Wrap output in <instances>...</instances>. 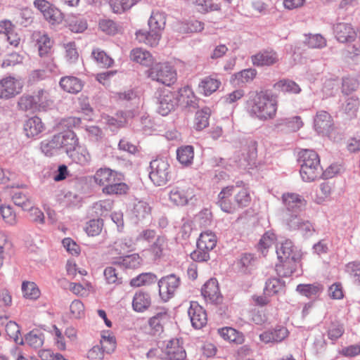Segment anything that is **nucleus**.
<instances>
[{
  "label": "nucleus",
  "instance_id": "nucleus-1",
  "mask_svg": "<svg viewBox=\"0 0 360 360\" xmlns=\"http://www.w3.org/2000/svg\"><path fill=\"white\" fill-rule=\"evenodd\" d=\"M250 202L249 188L243 182L223 188L218 195V205L227 213H233L239 208L248 207Z\"/></svg>",
  "mask_w": 360,
  "mask_h": 360
},
{
  "label": "nucleus",
  "instance_id": "nucleus-2",
  "mask_svg": "<svg viewBox=\"0 0 360 360\" xmlns=\"http://www.w3.org/2000/svg\"><path fill=\"white\" fill-rule=\"evenodd\" d=\"M249 113L260 120L273 119L277 111V102L264 92L256 93L247 102Z\"/></svg>",
  "mask_w": 360,
  "mask_h": 360
},
{
  "label": "nucleus",
  "instance_id": "nucleus-3",
  "mask_svg": "<svg viewBox=\"0 0 360 360\" xmlns=\"http://www.w3.org/2000/svg\"><path fill=\"white\" fill-rule=\"evenodd\" d=\"M147 76L153 81L170 86L177 81V71L169 61L153 64L147 71Z\"/></svg>",
  "mask_w": 360,
  "mask_h": 360
},
{
  "label": "nucleus",
  "instance_id": "nucleus-4",
  "mask_svg": "<svg viewBox=\"0 0 360 360\" xmlns=\"http://www.w3.org/2000/svg\"><path fill=\"white\" fill-rule=\"evenodd\" d=\"M162 351L163 360H187L181 338H173L167 341Z\"/></svg>",
  "mask_w": 360,
  "mask_h": 360
},
{
  "label": "nucleus",
  "instance_id": "nucleus-5",
  "mask_svg": "<svg viewBox=\"0 0 360 360\" xmlns=\"http://www.w3.org/2000/svg\"><path fill=\"white\" fill-rule=\"evenodd\" d=\"M149 177L155 185H165L169 178V165L167 161L162 159L152 161Z\"/></svg>",
  "mask_w": 360,
  "mask_h": 360
},
{
  "label": "nucleus",
  "instance_id": "nucleus-6",
  "mask_svg": "<svg viewBox=\"0 0 360 360\" xmlns=\"http://www.w3.org/2000/svg\"><path fill=\"white\" fill-rule=\"evenodd\" d=\"M22 83L14 77L4 78L0 80V98H12L22 91Z\"/></svg>",
  "mask_w": 360,
  "mask_h": 360
},
{
  "label": "nucleus",
  "instance_id": "nucleus-7",
  "mask_svg": "<svg viewBox=\"0 0 360 360\" xmlns=\"http://www.w3.org/2000/svg\"><path fill=\"white\" fill-rule=\"evenodd\" d=\"M188 314L192 326L196 329L203 328L207 322V315L205 309L197 302L191 301Z\"/></svg>",
  "mask_w": 360,
  "mask_h": 360
},
{
  "label": "nucleus",
  "instance_id": "nucleus-8",
  "mask_svg": "<svg viewBox=\"0 0 360 360\" xmlns=\"http://www.w3.org/2000/svg\"><path fill=\"white\" fill-rule=\"evenodd\" d=\"M179 285V279L174 275H169L161 278L158 282V286L162 300L165 302L169 300L174 294Z\"/></svg>",
  "mask_w": 360,
  "mask_h": 360
},
{
  "label": "nucleus",
  "instance_id": "nucleus-9",
  "mask_svg": "<svg viewBox=\"0 0 360 360\" xmlns=\"http://www.w3.org/2000/svg\"><path fill=\"white\" fill-rule=\"evenodd\" d=\"M158 99V110L163 116L167 115L178 104L175 93L169 90L161 91Z\"/></svg>",
  "mask_w": 360,
  "mask_h": 360
},
{
  "label": "nucleus",
  "instance_id": "nucleus-10",
  "mask_svg": "<svg viewBox=\"0 0 360 360\" xmlns=\"http://www.w3.org/2000/svg\"><path fill=\"white\" fill-rule=\"evenodd\" d=\"M201 294L206 302L217 304L222 302L223 297L216 278H210L203 285Z\"/></svg>",
  "mask_w": 360,
  "mask_h": 360
},
{
  "label": "nucleus",
  "instance_id": "nucleus-11",
  "mask_svg": "<svg viewBox=\"0 0 360 360\" xmlns=\"http://www.w3.org/2000/svg\"><path fill=\"white\" fill-rule=\"evenodd\" d=\"M55 136L56 146H58L59 150H64L67 155L76 148L79 143V139L76 134L71 130L60 132L55 134Z\"/></svg>",
  "mask_w": 360,
  "mask_h": 360
},
{
  "label": "nucleus",
  "instance_id": "nucleus-12",
  "mask_svg": "<svg viewBox=\"0 0 360 360\" xmlns=\"http://www.w3.org/2000/svg\"><path fill=\"white\" fill-rule=\"evenodd\" d=\"M357 30L350 23L340 22L335 25L334 33L337 40L341 43L351 42L357 36Z\"/></svg>",
  "mask_w": 360,
  "mask_h": 360
},
{
  "label": "nucleus",
  "instance_id": "nucleus-13",
  "mask_svg": "<svg viewBox=\"0 0 360 360\" xmlns=\"http://www.w3.org/2000/svg\"><path fill=\"white\" fill-rule=\"evenodd\" d=\"M118 176L117 172L108 167H101L96 171L92 179L96 185L105 188L115 181Z\"/></svg>",
  "mask_w": 360,
  "mask_h": 360
},
{
  "label": "nucleus",
  "instance_id": "nucleus-14",
  "mask_svg": "<svg viewBox=\"0 0 360 360\" xmlns=\"http://www.w3.org/2000/svg\"><path fill=\"white\" fill-rule=\"evenodd\" d=\"M279 60L277 53L274 50H264L251 56V61L255 66H270Z\"/></svg>",
  "mask_w": 360,
  "mask_h": 360
},
{
  "label": "nucleus",
  "instance_id": "nucleus-15",
  "mask_svg": "<svg viewBox=\"0 0 360 360\" xmlns=\"http://www.w3.org/2000/svg\"><path fill=\"white\" fill-rule=\"evenodd\" d=\"M333 127L330 115L324 110L318 112L314 118V128L319 134H328Z\"/></svg>",
  "mask_w": 360,
  "mask_h": 360
},
{
  "label": "nucleus",
  "instance_id": "nucleus-16",
  "mask_svg": "<svg viewBox=\"0 0 360 360\" xmlns=\"http://www.w3.org/2000/svg\"><path fill=\"white\" fill-rule=\"evenodd\" d=\"M193 195V191L189 187H176L170 191L169 200L176 205L184 206Z\"/></svg>",
  "mask_w": 360,
  "mask_h": 360
},
{
  "label": "nucleus",
  "instance_id": "nucleus-17",
  "mask_svg": "<svg viewBox=\"0 0 360 360\" xmlns=\"http://www.w3.org/2000/svg\"><path fill=\"white\" fill-rule=\"evenodd\" d=\"M289 335L288 330L284 326H277L272 330L264 331L259 335V339L265 344L281 342Z\"/></svg>",
  "mask_w": 360,
  "mask_h": 360
},
{
  "label": "nucleus",
  "instance_id": "nucleus-18",
  "mask_svg": "<svg viewBox=\"0 0 360 360\" xmlns=\"http://www.w3.org/2000/svg\"><path fill=\"white\" fill-rule=\"evenodd\" d=\"M278 260L276 265L277 274L282 277H288L296 271L300 257Z\"/></svg>",
  "mask_w": 360,
  "mask_h": 360
},
{
  "label": "nucleus",
  "instance_id": "nucleus-19",
  "mask_svg": "<svg viewBox=\"0 0 360 360\" xmlns=\"http://www.w3.org/2000/svg\"><path fill=\"white\" fill-rule=\"evenodd\" d=\"M45 129V125L41 118L34 116L29 118L24 124V131L29 138H34L39 136Z\"/></svg>",
  "mask_w": 360,
  "mask_h": 360
},
{
  "label": "nucleus",
  "instance_id": "nucleus-20",
  "mask_svg": "<svg viewBox=\"0 0 360 360\" xmlns=\"http://www.w3.org/2000/svg\"><path fill=\"white\" fill-rule=\"evenodd\" d=\"M59 84L63 91L73 94L80 92L84 86L82 81L74 76L63 77Z\"/></svg>",
  "mask_w": 360,
  "mask_h": 360
},
{
  "label": "nucleus",
  "instance_id": "nucleus-21",
  "mask_svg": "<svg viewBox=\"0 0 360 360\" xmlns=\"http://www.w3.org/2000/svg\"><path fill=\"white\" fill-rule=\"evenodd\" d=\"M68 155L73 162L81 166L87 165L91 161V155L87 148L79 144Z\"/></svg>",
  "mask_w": 360,
  "mask_h": 360
},
{
  "label": "nucleus",
  "instance_id": "nucleus-22",
  "mask_svg": "<svg viewBox=\"0 0 360 360\" xmlns=\"http://www.w3.org/2000/svg\"><path fill=\"white\" fill-rule=\"evenodd\" d=\"M284 205L290 212H297L305 206L306 201L300 195L295 193H285L282 196Z\"/></svg>",
  "mask_w": 360,
  "mask_h": 360
},
{
  "label": "nucleus",
  "instance_id": "nucleus-23",
  "mask_svg": "<svg viewBox=\"0 0 360 360\" xmlns=\"http://www.w3.org/2000/svg\"><path fill=\"white\" fill-rule=\"evenodd\" d=\"M276 255L278 259L300 257L292 242L290 240H285L281 243L280 246L276 248Z\"/></svg>",
  "mask_w": 360,
  "mask_h": 360
},
{
  "label": "nucleus",
  "instance_id": "nucleus-24",
  "mask_svg": "<svg viewBox=\"0 0 360 360\" xmlns=\"http://www.w3.org/2000/svg\"><path fill=\"white\" fill-rule=\"evenodd\" d=\"M151 304V297L146 292L139 290L136 292L132 300V307L134 311L142 312L148 309Z\"/></svg>",
  "mask_w": 360,
  "mask_h": 360
},
{
  "label": "nucleus",
  "instance_id": "nucleus-25",
  "mask_svg": "<svg viewBox=\"0 0 360 360\" xmlns=\"http://www.w3.org/2000/svg\"><path fill=\"white\" fill-rule=\"evenodd\" d=\"M221 86L219 79L211 76L203 78L199 85V91L205 96H210L215 92Z\"/></svg>",
  "mask_w": 360,
  "mask_h": 360
},
{
  "label": "nucleus",
  "instance_id": "nucleus-26",
  "mask_svg": "<svg viewBox=\"0 0 360 360\" xmlns=\"http://www.w3.org/2000/svg\"><path fill=\"white\" fill-rule=\"evenodd\" d=\"M136 39L139 43H143L150 46H155L160 39V33L153 30H150V32L139 30L136 32Z\"/></svg>",
  "mask_w": 360,
  "mask_h": 360
},
{
  "label": "nucleus",
  "instance_id": "nucleus-27",
  "mask_svg": "<svg viewBox=\"0 0 360 360\" xmlns=\"http://www.w3.org/2000/svg\"><path fill=\"white\" fill-rule=\"evenodd\" d=\"M130 58L135 63H139L144 66H149L153 63V57L152 54L141 48H136L131 51Z\"/></svg>",
  "mask_w": 360,
  "mask_h": 360
},
{
  "label": "nucleus",
  "instance_id": "nucleus-28",
  "mask_svg": "<svg viewBox=\"0 0 360 360\" xmlns=\"http://www.w3.org/2000/svg\"><path fill=\"white\" fill-rule=\"evenodd\" d=\"M218 333L224 340L237 345L243 344L245 340L243 334L231 327L219 328Z\"/></svg>",
  "mask_w": 360,
  "mask_h": 360
},
{
  "label": "nucleus",
  "instance_id": "nucleus-29",
  "mask_svg": "<svg viewBox=\"0 0 360 360\" xmlns=\"http://www.w3.org/2000/svg\"><path fill=\"white\" fill-rule=\"evenodd\" d=\"M217 242L216 235L210 231H206L200 233L197 242V247L201 250L211 251L215 248Z\"/></svg>",
  "mask_w": 360,
  "mask_h": 360
},
{
  "label": "nucleus",
  "instance_id": "nucleus-30",
  "mask_svg": "<svg viewBox=\"0 0 360 360\" xmlns=\"http://www.w3.org/2000/svg\"><path fill=\"white\" fill-rule=\"evenodd\" d=\"M117 177L115 181L110 183L108 186L102 188V192L109 195H122L128 193L129 186L124 182H121Z\"/></svg>",
  "mask_w": 360,
  "mask_h": 360
},
{
  "label": "nucleus",
  "instance_id": "nucleus-31",
  "mask_svg": "<svg viewBox=\"0 0 360 360\" xmlns=\"http://www.w3.org/2000/svg\"><path fill=\"white\" fill-rule=\"evenodd\" d=\"M32 97L37 111L46 110L52 104L49 93L44 89L38 90Z\"/></svg>",
  "mask_w": 360,
  "mask_h": 360
},
{
  "label": "nucleus",
  "instance_id": "nucleus-32",
  "mask_svg": "<svg viewBox=\"0 0 360 360\" xmlns=\"http://www.w3.org/2000/svg\"><path fill=\"white\" fill-rule=\"evenodd\" d=\"M190 4L194 6L201 13L220 10L221 5L213 2V0H188Z\"/></svg>",
  "mask_w": 360,
  "mask_h": 360
},
{
  "label": "nucleus",
  "instance_id": "nucleus-33",
  "mask_svg": "<svg viewBox=\"0 0 360 360\" xmlns=\"http://www.w3.org/2000/svg\"><path fill=\"white\" fill-rule=\"evenodd\" d=\"M21 290L24 298L36 300L41 295V291L37 285L32 281H25L22 283Z\"/></svg>",
  "mask_w": 360,
  "mask_h": 360
},
{
  "label": "nucleus",
  "instance_id": "nucleus-34",
  "mask_svg": "<svg viewBox=\"0 0 360 360\" xmlns=\"http://www.w3.org/2000/svg\"><path fill=\"white\" fill-rule=\"evenodd\" d=\"M101 348L107 354L112 353L116 349V339L110 330L103 331L100 340Z\"/></svg>",
  "mask_w": 360,
  "mask_h": 360
},
{
  "label": "nucleus",
  "instance_id": "nucleus-35",
  "mask_svg": "<svg viewBox=\"0 0 360 360\" xmlns=\"http://www.w3.org/2000/svg\"><path fill=\"white\" fill-rule=\"evenodd\" d=\"M177 101L186 106H194L197 99L191 87L185 86L179 89Z\"/></svg>",
  "mask_w": 360,
  "mask_h": 360
},
{
  "label": "nucleus",
  "instance_id": "nucleus-36",
  "mask_svg": "<svg viewBox=\"0 0 360 360\" xmlns=\"http://www.w3.org/2000/svg\"><path fill=\"white\" fill-rule=\"evenodd\" d=\"M300 173L303 181L311 182L322 175V167L301 165Z\"/></svg>",
  "mask_w": 360,
  "mask_h": 360
},
{
  "label": "nucleus",
  "instance_id": "nucleus-37",
  "mask_svg": "<svg viewBox=\"0 0 360 360\" xmlns=\"http://www.w3.org/2000/svg\"><path fill=\"white\" fill-rule=\"evenodd\" d=\"M288 225L293 230H299L304 235H310L314 231L311 224L309 221H304L297 216L292 217L289 219Z\"/></svg>",
  "mask_w": 360,
  "mask_h": 360
},
{
  "label": "nucleus",
  "instance_id": "nucleus-38",
  "mask_svg": "<svg viewBox=\"0 0 360 360\" xmlns=\"http://www.w3.org/2000/svg\"><path fill=\"white\" fill-rule=\"evenodd\" d=\"M299 155L302 161L301 165L321 167L319 157L315 151L304 149L300 152Z\"/></svg>",
  "mask_w": 360,
  "mask_h": 360
},
{
  "label": "nucleus",
  "instance_id": "nucleus-39",
  "mask_svg": "<svg viewBox=\"0 0 360 360\" xmlns=\"http://www.w3.org/2000/svg\"><path fill=\"white\" fill-rule=\"evenodd\" d=\"M53 41L47 34H42L37 39V46L40 57L49 56L51 53Z\"/></svg>",
  "mask_w": 360,
  "mask_h": 360
},
{
  "label": "nucleus",
  "instance_id": "nucleus-40",
  "mask_svg": "<svg viewBox=\"0 0 360 360\" xmlns=\"http://www.w3.org/2000/svg\"><path fill=\"white\" fill-rule=\"evenodd\" d=\"M323 290V286L319 283H314L312 284H299L296 288V290L300 294L307 297L316 296L322 292Z\"/></svg>",
  "mask_w": 360,
  "mask_h": 360
},
{
  "label": "nucleus",
  "instance_id": "nucleus-41",
  "mask_svg": "<svg viewBox=\"0 0 360 360\" xmlns=\"http://www.w3.org/2000/svg\"><path fill=\"white\" fill-rule=\"evenodd\" d=\"M69 290L75 295L86 297L95 291L94 287L90 282H85L84 285L79 283L72 282L69 285Z\"/></svg>",
  "mask_w": 360,
  "mask_h": 360
},
{
  "label": "nucleus",
  "instance_id": "nucleus-42",
  "mask_svg": "<svg viewBox=\"0 0 360 360\" xmlns=\"http://www.w3.org/2000/svg\"><path fill=\"white\" fill-rule=\"evenodd\" d=\"M141 262L142 259L138 254H132L118 258L115 263L127 269H136Z\"/></svg>",
  "mask_w": 360,
  "mask_h": 360
},
{
  "label": "nucleus",
  "instance_id": "nucleus-43",
  "mask_svg": "<svg viewBox=\"0 0 360 360\" xmlns=\"http://www.w3.org/2000/svg\"><path fill=\"white\" fill-rule=\"evenodd\" d=\"M257 144L256 142H252L248 146V151L245 160L246 161L245 166L248 169L257 168L261 164L257 160Z\"/></svg>",
  "mask_w": 360,
  "mask_h": 360
},
{
  "label": "nucleus",
  "instance_id": "nucleus-44",
  "mask_svg": "<svg viewBox=\"0 0 360 360\" xmlns=\"http://www.w3.org/2000/svg\"><path fill=\"white\" fill-rule=\"evenodd\" d=\"M166 18L165 13L158 11H153L148 20L150 30L160 32L165 27Z\"/></svg>",
  "mask_w": 360,
  "mask_h": 360
},
{
  "label": "nucleus",
  "instance_id": "nucleus-45",
  "mask_svg": "<svg viewBox=\"0 0 360 360\" xmlns=\"http://www.w3.org/2000/svg\"><path fill=\"white\" fill-rule=\"evenodd\" d=\"M158 278L153 273H143L130 281V285L132 287H141L143 285L155 283Z\"/></svg>",
  "mask_w": 360,
  "mask_h": 360
},
{
  "label": "nucleus",
  "instance_id": "nucleus-46",
  "mask_svg": "<svg viewBox=\"0 0 360 360\" xmlns=\"http://www.w3.org/2000/svg\"><path fill=\"white\" fill-rule=\"evenodd\" d=\"M5 330L7 335L18 345H23L24 341L21 335L19 326L14 321H8Z\"/></svg>",
  "mask_w": 360,
  "mask_h": 360
},
{
  "label": "nucleus",
  "instance_id": "nucleus-47",
  "mask_svg": "<svg viewBox=\"0 0 360 360\" xmlns=\"http://www.w3.org/2000/svg\"><path fill=\"white\" fill-rule=\"evenodd\" d=\"M169 320V316L167 312H160L150 319L149 325L155 332H161L163 330V326Z\"/></svg>",
  "mask_w": 360,
  "mask_h": 360
},
{
  "label": "nucleus",
  "instance_id": "nucleus-48",
  "mask_svg": "<svg viewBox=\"0 0 360 360\" xmlns=\"http://www.w3.org/2000/svg\"><path fill=\"white\" fill-rule=\"evenodd\" d=\"M178 160L184 165H189L192 163L194 157L193 148L186 146L179 148L176 151Z\"/></svg>",
  "mask_w": 360,
  "mask_h": 360
},
{
  "label": "nucleus",
  "instance_id": "nucleus-49",
  "mask_svg": "<svg viewBox=\"0 0 360 360\" xmlns=\"http://www.w3.org/2000/svg\"><path fill=\"white\" fill-rule=\"evenodd\" d=\"M276 240V236L274 233L270 231L266 232L259 240V250L264 255H266L268 250L275 245Z\"/></svg>",
  "mask_w": 360,
  "mask_h": 360
},
{
  "label": "nucleus",
  "instance_id": "nucleus-50",
  "mask_svg": "<svg viewBox=\"0 0 360 360\" xmlns=\"http://www.w3.org/2000/svg\"><path fill=\"white\" fill-rule=\"evenodd\" d=\"M274 88L283 92L299 94L301 89L297 84L289 79H282L274 84Z\"/></svg>",
  "mask_w": 360,
  "mask_h": 360
},
{
  "label": "nucleus",
  "instance_id": "nucleus-51",
  "mask_svg": "<svg viewBox=\"0 0 360 360\" xmlns=\"http://www.w3.org/2000/svg\"><path fill=\"white\" fill-rule=\"evenodd\" d=\"M141 0H112L110 2L112 11L115 13H121L130 9Z\"/></svg>",
  "mask_w": 360,
  "mask_h": 360
},
{
  "label": "nucleus",
  "instance_id": "nucleus-52",
  "mask_svg": "<svg viewBox=\"0 0 360 360\" xmlns=\"http://www.w3.org/2000/svg\"><path fill=\"white\" fill-rule=\"evenodd\" d=\"M103 220L101 219H91L86 222L84 231L89 236H98L103 228Z\"/></svg>",
  "mask_w": 360,
  "mask_h": 360
},
{
  "label": "nucleus",
  "instance_id": "nucleus-53",
  "mask_svg": "<svg viewBox=\"0 0 360 360\" xmlns=\"http://www.w3.org/2000/svg\"><path fill=\"white\" fill-rule=\"evenodd\" d=\"M284 288V283L279 278H273L266 282L264 294L272 296L277 294Z\"/></svg>",
  "mask_w": 360,
  "mask_h": 360
},
{
  "label": "nucleus",
  "instance_id": "nucleus-54",
  "mask_svg": "<svg viewBox=\"0 0 360 360\" xmlns=\"http://www.w3.org/2000/svg\"><path fill=\"white\" fill-rule=\"evenodd\" d=\"M25 342L32 347L39 348L44 342V334L37 330H33L26 335Z\"/></svg>",
  "mask_w": 360,
  "mask_h": 360
},
{
  "label": "nucleus",
  "instance_id": "nucleus-55",
  "mask_svg": "<svg viewBox=\"0 0 360 360\" xmlns=\"http://www.w3.org/2000/svg\"><path fill=\"white\" fill-rule=\"evenodd\" d=\"M210 116L209 109L201 110L196 112L195 117L194 127L196 130L200 131L209 125Z\"/></svg>",
  "mask_w": 360,
  "mask_h": 360
},
{
  "label": "nucleus",
  "instance_id": "nucleus-56",
  "mask_svg": "<svg viewBox=\"0 0 360 360\" xmlns=\"http://www.w3.org/2000/svg\"><path fill=\"white\" fill-rule=\"evenodd\" d=\"M0 213L6 224L10 226H13L17 224V215L11 206L6 205H1L0 207Z\"/></svg>",
  "mask_w": 360,
  "mask_h": 360
},
{
  "label": "nucleus",
  "instance_id": "nucleus-57",
  "mask_svg": "<svg viewBox=\"0 0 360 360\" xmlns=\"http://www.w3.org/2000/svg\"><path fill=\"white\" fill-rule=\"evenodd\" d=\"M332 186L328 182H323L320 184L319 191L317 192L315 201L321 204L328 199L332 193Z\"/></svg>",
  "mask_w": 360,
  "mask_h": 360
},
{
  "label": "nucleus",
  "instance_id": "nucleus-58",
  "mask_svg": "<svg viewBox=\"0 0 360 360\" xmlns=\"http://www.w3.org/2000/svg\"><path fill=\"white\" fill-rule=\"evenodd\" d=\"M167 248V243L165 238L158 237L150 247V252L155 258H160Z\"/></svg>",
  "mask_w": 360,
  "mask_h": 360
},
{
  "label": "nucleus",
  "instance_id": "nucleus-59",
  "mask_svg": "<svg viewBox=\"0 0 360 360\" xmlns=\"http://www.w3.org/2000/svg\"><path fill=\"white\" fill-rule=\"evenodd\" d=\"M92 56L94 60L103 67H110L113 63V60L100 49H94Z\"/></svg>",
  "mask_w": 360,
  "mask_h": 360
},
{
  "label": "nucleus",
  "instance_id": "nucleus-60",
  "mask_svg": "<svg viewBox=\"0 0 360 360\" xmlns=\"http://www.w3.org/2000/svg\"><path fill=\"white\" fill-rule=\"evenodd\" d=\"M40 148L46 156H53L59 150L58 146H56V136L54 135L50 141H42Z\"/></svg>",
  "mask_w": 360,
  "mask_h": 360
},
{
  "label": "nucleus",
  "instance_id": "nucleus-61",
  "mask_svg": "<svg viewBox=\"0 0 360 360\" xmlns=\"http://www.w3.org/2000/svg\"><path fill=\"white\" fill-rule=\"evenodd\" d=\"M307 44L311 49H321L326 46V39L321 34H309L306 41Z\"/></svg>",
  "mask_w": 360,
  "mask_h": 360
},
{
  "label": "nucleus",
  "instance_id": "nucleus-62",
  "mask_svg": "<svg viewBox=\"0 0 360 360\" xmlns=\"http://www.w3.org/2000/svg\"><path fill=\"white\" fill-rule=\"evenodd\" d=\"M70 311L72 318L81 319L84 316V305L82 301L75 300L70 305Z\"/></svg>",
  "mask_w": 360,
  "mask_h": 360
},
{
  "label": "nucleus",
  "instance_id": "nucleus-63",
  "mask_svg": "<svg viewBox=\"0 0 360 360\" xmlns=\"http://www.w3.org/2000/svg\"><path fill=\"white\" fill-rule=\"evenodd\" d=\"M48 12L44 16V18L51 24L55 25L60 23L63 20L62 13L53 5L47 10Z\"/></svg>",
  "mask_w": 360,
  "mask_h": 360
},
{
  "label": "nucleus",
  "instance_id": "nucleus-64",
  "mask_svg": "<svg viewBox=\"0 0 360 360\" xmlns=\"http://www.w3.org/2000/svg\"><path fill=\"white\" fill-rule=\"evenodd\" d=\"M346 271L353 277L355 283L360 284V261L349 262L346 265Z\"/></svg>",
  "mask_w": 360,
  "mask_h": 360
}]
</instances>
